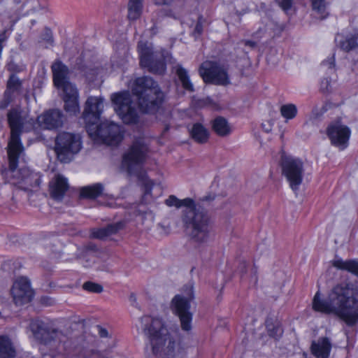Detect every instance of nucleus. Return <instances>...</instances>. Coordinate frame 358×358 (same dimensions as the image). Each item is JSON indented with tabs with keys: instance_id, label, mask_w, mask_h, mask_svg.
Instances as JSON below:
<instances>
[{
	"instance_id": "f8f14e48",
	"label": "nucleus",
	"mask_w": 358,
	"mask_h": 358,
	"mask_svg": "<svg viewBox=\"0 0 358 358\" xmlns=\"http://www.w3.org/2000/svg\"><path fill=\"white\" fill-rule=\"evenodd\" d=\"M80 148L81 141L79 135L63 132L57 136L55 152L61 162H69L71 156L78 153Z\"/></svg>"
},
{
	"instance_id": "20e7f679",
	"label": "nucleus",
	"mask_w": 358,
	"mask_h": 358,
	"mask_svg": "<svg viewBox=\"0 0 358 358\" xmlns=\"http://www.w3.org/2000/svg\"><path fill=\"white\" fill-rule=\"evenodd\" d=\"M115 110L125 124H134L138 122V114L132 106L137 101L140 110L154 114L161 107L164 99L163 91H120L112 95Z\"/></svg>"
},
{
	"instance_id": "9d476101",
	"label": "nucleus",
	"mask_w": 358,
	"mask_h": 358,
	"mask_svg": "<svg viewBox=\"0 0 358 358\" xmlns=\"http://www.w3.org/2000/svg\"><path fill=\"white\" fill-rule=\"evenodd\" d=\"M187 293L178 294L171 301L173 313L179 317L181 329L189 331L192 329V313L190 312V301L194 299L193 288L187 287Z\"/></svg>"
},
{
	"instance_id": "6ab92c4d",
	"label": "nucleus",
	"mask_w": 358,
	"mask_h": 358,
	"mask_svg": "<svg viewBox=\"0 0 358 358\" xmlns=\"http://www.w3.org/2000/svg\"><path fill=\"white\" fill-rule=\"evenodd\" d=\"M50 192L51 196L56 200H62L69 189L66 178L60 174H57L50 182Z\"/></svg>"
},
{
	"instance_id": "3c124183",
	"label": "nucleus",
	"mask_w": 358,
	"mask_h": 358,
	"mask_svg": "<svg viewBox=\"0 0 358 358\" xmlns=\"http://www.w3.org/2000/svg\"><path fill=\"white\" fill-rule=\"evenodd\" d=\"M262 128L266 131V132H269L271 130V125H268V127H266V125L264 124H262Z\"/></svg>"
},
{
	"instance_id": "e433bc0d",
	"label": "nucleus",
	"mask_w": 358,
	"mask_h": 358,
	"mask_svg": "<svg viewBox=\"0 0 358 358\" xmlns=\"http://www.w3.org/2000/svg\"><path fill=\"white\" fill-rule=\"evenodd\" d=\"M83 288L86 291L93 293H101L103 291V287L101 285L91 281L85 282L83 285Z\"/></svg>"
},
{
	"instance_id": "1a4fd4ad",
	"label": "nucleus",
	"mask_w": 358,
	"mask_h": 358,
	"mask_svg": "<svg viewBox=\"0 0 358 358\" xmlns=\"http://www.w3.org/2000/svg\"><path fill=\"white\" fill-rule=\"evenodd\" d=\"M140 56V63L143 67L155 73L162 74L166 71L165 62H169L171 57L167 51H163L161 57L163 59H158V52H154L150 45L141 41L138 45Z\"/></svg>"
},
{
	"instance_id": "37998d69",
	"label": "nucleus",
	"mask_w": 358,
	"mask_h": 358,
	"mask_svg": "<svg viewBox=\"0 0 358 358\" xmlns=\"http://www.w3.org/2000/svg\"><path fill=\"white\" fill-rule=\"evenodd\" d=\"M323 66H328V68L331 71H334V59H331L329 62L325 61L323 62Z\"/></svg>"
},
{
	"instance_id": "c03bdc74",
	"label": "nucleus",
	"mask_w": 358,
	"mask_h": 358,
	"mask_svg": "<svg viewBox=\"0 0 358 358\" xmlns=\"http://www.w3.org/2000/svg\"><path fill=\"white\" fill-rule=\"evenodd\" d=\"M203 31V25L200 21L196 22L195 29H194V34L199 35Z\"/></svg>"
},
{
	"instance_id": "0eeeda50",
	"label": "nucleus",
	"mask_w": 358,
	"mask_h": 358,
	"mask_svg": "<svg viewBox=\"0 0 358 358\" xmlns=\"http://www.w3.org/2000/svg\"><path fill=\"white\" fill-rule=\"evenodd\" d=\"M34 338L41 345L43 355L54 354L64 337L62 330L41 320H31L29 324Z\"/></svg>"
},
{
	"instance_id": "a878e982",
	"label": "nucleus",
	"mask_w": 358,
	"mask_h": 358,
	"mask_svg": "<svg viewBox=\"0 0 358 358\" xmlns=\"http://www.w3.org/2000/svg\"><path fill=\"white\" fill-rule=\"evenodd\" d=\"M191 137L198 143H206L209 138L208 130L201 123H195L190 129Z\"/></svg>"
},
{
	"instance_id": "bb28decb",
	"label": "nucleus",
	"mask_w": 358,
	"mask_h": 358,
	"mask_svg": "<svg viewBox=\"0 0 358 358\" xmlns=\"http://www.w3.org/2000/svg\"><path fill=\"white\" fill-rule=\"evenodd\" d=\"M212 128L215 134L221 137L227 136L231 132V127L227 120L220 116L212 122Z\"/></svg>"
},
{
	"instance_id": "2eb2a0df",
	"label": "nucleus",
	"mask_w": 358,
	"mask_h": 358,
	"mask_svg": "<svg viewBox=\"0 0 358 358\" xmlns=\"http://www.w3.org/2000/svg\"><path fill=\"white\" fill-rule=\"evenodd\" d=\"M327 134L333 145L344 150L348 146L350 130L347 126L336 122L327 127Z\"/></svg>"
},
{
	"instance_id": "c9c22d12",
	"label": "nucleus",
	"mask_w": 358,
	"mask_h": 358,
	"mask_svg": "<svg viewBox=\"0 0 358 358\" xmlns=\"http://www.w3.org/2000/svg\"><path fill=\"white\" fill-rule=\"evenodd\" d=\"M358 46V35L352 36L341 42V47L346 51H349Z\"/></svg>"
},
{
	"instance_id": "4be33fe9",
	"label": "nucleus",
	"mask_w": 358,
	"mask_h": 358,
	"mask_svg": "<svg viewBox=\"0 0 358 358\" xmlns=\"http://www.w3.org/2000/svg\"><path fill=\"white\" fill-rule=\"evenodd\" d=\"M62 97L66 112L76 115L79 112L78 95L77 91H63Z\"/></svg>"
},
{
	"instance_id": "6e6552de",
	"label": "nucleus",
	"mask_w": 358,
	"mask_h": 358,
	"mask_svg": "<svg viewBox=\"0 0 358 358\" xmlns=\"http://www.w3.org/2000/svg\"><path fill=\"white\" fill-rule=\"evenodd\" d=\"M89 136L94 141L108 145H117L123 139V131L120 125L114 122L105 120L99 124L87 127Z\"/></svg>"
},
{
	"instance_id": "f257e3e1",
	"label": "nucleus",
	"mask_w": 358,
	"mask_h": 358,
	"mask_svg": "<svg viewBox=\"0 0 358 358\" xmlns=\"http://www.w3.org/2000/svg\"><path fill=\"white\" fill-rule=\"evenodd\" d=\"M8 120L10 127V137L8 144V169L1 171L6 181L17 185L24 191L38 187L41 183L40 176L27 168L17 169L18 159L24 152V147L20 141L25 118L16 109L8 113Z\"/></svg>"
},
{
	"instance_id": "412c9836",
	"label": "nucleus",
	"mask_w": 358,
	"mask_h": 358,
	"mask_svg": "<svg viewBox=\"0 0 358 358\" xmlns=\"http://www.w3.org/2000/svg\"><path fill=\"white\" fill-rule=\"evenodd\" d=\"M124 222L120 221L116 223L107 225L106 227L92 229V238L97 239H105L108 236L117 234L124 227Z\"/></svg>"
},
{
	"instance_id": "aec40b11",
	"label": "nucleus",
	"mask_w": 358,
	"mask_h": 358,
	"mask_svg": "<svg viewBox=\"0 0 358 358\" xmlns=\"http://www.w3.org/2000/svg\"><path fill=\"white\" fill-rule=\"evenodd\" d=\"M331 342L327 337L319 338L311 344V352L317 358H328L331 350Z\"/></svg>"
},
{
	"instance_id": "79ce46f5",
	"label": "nucleus",
	"mask_w": 358,
	"mask_h": 358,
	"mask_svg": "<svg viewBox=\"0 0 358 358\" xmlns=\"http://www.w3.org/2000/svg\"><path fill=\"white\" fill-rule=\"evenodd\" d=\"M332 79H328V78H324L322 80V83H321V88L322 90H328V88L329 87H331V82H332Z\"/></svg>"
},
{
	"instance_id": "2f4dec72",
	"label": "nucleus",
	"mask_w": 358,
	"mask_h": 358,
	"mask_svg": "<svg viewBox=\"0 0 358 358\" xmlns=\"http://www.w3.org/2000/svg\"><path fill=\"white\" fill-rule=\"evenodd\" d=\"M143 0H129L128 3V18L136 20L140 17L143 10Z\"/></svg>"
},
{
	"instance_id": "393cba45",
	"label": "nucleus",
	"mask_w": 358,
	"mask_h": 358,
	"mask_svg": "<svg viewBox=\"0 0 358 358\" xmlns=\"http://www.w3.org/2000/svg\"><path fill=\"white\" fill-rule=\"evenodd\" d=\"M157 83L150 77L143 76L131 80L128 87L129 90H156Z\"/></svg>"
},
{
	"instance_id": "72a5a7b5",
	"label": "nucleus",
	"mask_w": 358,
	"mask_h": 358,
	"mask_svg": "<svg viewBox=\"0 0 358 358\" xmlns=\"http://www.w3.org/2000/svg\"><path fill=\"white\" fill-rule=\"evenodd\" d=\"M176 71L184 90H193L194 86L189 79L187 71L181 66H178Z\"/></svg>"
},
{
	"instance_id": "f03ea898",
	"label": "nucleus",
	"mask_w": 358,
	"mask_h": 358,
	"mask_svg": "<svg viewBox=\"0 0 358 358\" xmlns=\"http://www.w3.org/2000/svg\"><path fill=\"white\" fill-rule=\"evenodd\" d=\"M313 308L325 314H334L347 325L358 322V286L351 283L338 284L329 293L327 299H321L317 292L313 300Z\"/></svg>"
},
{
	"instance_id": "39448f33",
	"label": "nucleus",
	"mask_w": 358,
	"mask_h": 358,
	"mask_svg": "<svg viewBox=\"0 0 358 358\" xmlns=\"http://www.w3.org/2000/svg\"><path fill=\"white\" fill-rule=\"evenodd\" d=\"M143 320L148 322L144 331L153 355L159 358H176L180 350L178 329L169 330L164 321L157 317H144Z\"/></svg>"
},
{
	"instance_id": "58836bf2",
	"label": "nucleus",
	"mask_w": 358,
	"mask_h": 358,
	"mask_svg": "<svg viewBox=\"0 0 358 358\" xmlns=\"http://www.w3.org/2000/svg\"><path fill=\"white\" fill-rule=\"evenodd\" d=\"M197 105L199 107L210 106H212L213 108H216L217 106V102L210 97H206V99L198 100Z\"/></svg>"
},
{
	"instance_id": "f704fd0d",
	"label": "nucleus",
	"mask_w": 358,
	"mask_h": 358,
	"mask_svg": "<svg viewBox=\"0 0 358 358\" xmlns=\"http://www.w3.org/2000/svg\"><path fill=\"white\" fill-rule=\"evenodd\" d=\"M94 349L87 348L83 346H78L75 348L74 355L78 358H93Z\"/></svg>"
},
{
	"instance_id": "7c9ffc66",
	"label": "nucleus",
	"mask_w": 358,
	"mask_h": 358,
	"mask_svg": "<svg viewBox=\"0 0 358 358\" xmlns=\"http://www.w3.org/2000/svg\"><path fill=\"white\" fill-rule=\"evenodd\" d=\"M266 328L270 337L277 340L281 337L283 333L282 328L277 320L267 318L266 320Z\"/></svg>"
},
{
	"instance_id": "dca6fc26",
	"label": "nucleus",
	"mask_w": 358,
	"mask_h": 358,
	"mask_svg": "<svg viewBox=\"0 0 358 358\" xmlns=\"http://www.w3.org/2000/svg\"><path fill=\"white\" fill-rule=\"evenodd\" d=\"M103 110V101L101 97L91 96L87 99L83 113L86 127L98 122Z\"/></svg>"
},
{
	"instance_id": "09e8293b",
	"label": "nucleus",
	"mask_w": 358,
	"mask_h": 358,
	"mask_svg": "<svg viewBox=\"0 0 358 358\" xmlns=\"http://www.w3.org/2000/svg\"><path fill=\"white\" fill-rule=\"evenodd\" d=\"M256 44H257V43L255 41H253L248 40V41H245V45H248V46H250L251 48L255 47Z\"/></svg>"
},
{
	"instance_id": "a211bd4d",
	"label": "nucleus",
	"mask_w": 358,
	"mask_h": 358,
	"mask_svg": "<svg viewBox=\"0 0 358 358\" xmlns=\"http://www.w3.org/2000/svg\"><path fill=\"white\" fill-rule=\"evenodd\" d=\"M37 121L38 124L44 129L58 128L63 124L62 113L57 109L49 110L39 115Z\"/></svg>"
},
{
	"instance_id": "603ef678",
	"label": "nucleus",
	"mask_w": 358,
	"mask_h": 358,
	"mask_svg": "<svg viewBox=\"0 0 358 358\" xmlns=\"http://www.w3.org/2000/svg\"><path fill=\"white\" fill-rule=\"evenodd\" d=\"M47 40L51 41V31L49 29L46 30Z\"/></svg>"
},
{
	"instance_id": "cd10ccee",
	"label": "nucleus",
	"mask_w": 358,
	"mask_h": 358,
	"mask_svg": "<svg viewBox=\"0 0 358 358\" xmlns=\"http://www.w3.org/2000/svg\"><path fill=\"white\" fill-rule=\"evenodd\" d=\"M333 266L338 269L347 271L358 277V260L357 259L345 261L341 259H336L333 262Z\"/></svg>"
},
{
	"instance_id": "ddd939ff",
	"label": "nucleus",
	"mask_w": 358,
	"mask_h": 358,
	"mask_svg": "<svg viewBox=\"0 0 358 358\" xmlns=\"http://www.w3.org/2000/svg\"><path fill=\"white\" fill-rule=\"evenodd\" d=\"M199 74L206 83L227 86L229 83V78L226 69L220 64L206 61L199 68Z\"/></svg>"
},
{
	"instance_id": "a18cd8bd",
	"label": "nucleus",
	"mask_w": 358,
	"mask_h": 358,
	"mask_svg": "<svg viewBox=\"0 0 358 358\" xmlns=\"http://www.w3.org/2000/svg\"><path fill=\"white\" fill-rule=\"evenodd\" d=\"M98 328H99V334L100 337H101V338L108 337V332L106 329L101 327H98Z\"/></svg>"
},
{
	"instance_id": "9b49d317",
	"label": "nucleus",
	"mask_w": 358,
	"mask_h": 358,
	"mask_svg": "<svg viewBox=\"0 0 358 358\" xmlns=\"http://www.w3.org/2000/svg\"><path fill=\"white\" fill-rule=\"evenodd\" d=\"M282 173L289 182L290 188L297 192L303 182L304 165L301 159L292 156L281 157Z\"/></svg>"
},
{
	"instance_id": "7ed1b4c3",
	"label": "nucleus",
	"mask_w": 358,
	"mask_h": 358,
	"mask_svg": "<svg viewBox=\"0 0 358 358\" xmlns=\"http://www.w3.org/2000/svg\"><path fill=\"white\" fill-rule=\"evenodd\" d=\"M168 206L186 207L182 212V221L189 241L196 246L206 244L213 234L214 223L208 211L195 205L190 198L179 199L171 195L165 200Z\"/></svg>"
},
{
	"instance_id": "423d86ee",
	"label": "nucleus",
	"mask_w": 358,
	"mask_h": 358,
	"mask_svg": "<svg viewBox=\"0 0 358 358\" xmlns=\"http://www.w3.org/2000/svg\"><path fill=\"white\" fill-rule=\"evenodd\" d=\"M148 152V147L144 139H136L128 151L123 156V165L127 167L129 174H134L142 181L144 188L143 201L149 203L151 199L157 197L161 194V189L155 187L154 183L147 177L145 173L141 171V167L145 161Z\"/></svg>"
},
{
	"instance_id": "473e14b6",
	"label": "nucleus",
	"mask_w": 358,
	"mask_h": 358,
	"mask_svg": "<svg viewBox=\"0 0 358 358\" xmlns=\"http://www.w3.org/2000/svg\"><path fill=\"white\" fill-rule=\"evenodd\" d=\"M280 115L285 119V122L294 119L298 113L297 108L294 103L283 104L280 108Z\"/></svg>"
},
{
	"instance_id": "de8ad7c7",
	"label": "nucleus",
	"mask_w": 358,
	"mask_h": 358,
	"mask_svg": "<svg viewBox=\"0 0 358 358\" xmlns=\"http://www.w3.org/2000/svg\"><path fill=\"white\" fill-rule=\"evenodd\" d=\"M173 0H155V3L157 5H169L173 2Z\"/></svg>"
},
{
	"instance_id": "5701e85b",
	"label": "nucleus",
	"mask_w": 358,
	"mask_h": 358,
	"mask_svg": "<svg viewBox=\"0 0 358 358\" xmlns=\"http://www.w3.org/2000/svg\"><path fill=\"white\" fill-rule=\"evenodd\" d=\"M313 8L317 13L320 18H324L327 15V3L325 0H310ZM292 0H281L280 5L283 10L289 9L292 6Z\"/></svg>"
},
{
	"instance_id": "c756f323",
	"label": "nucleus",
	"mask_w": 358,
	"mask_h": 358,
	"mask_svg": "<svg viewBox=\"0 0 358 358\" xmlns=\"http://www.w3.org/2000/svg\"><path fill=\"white\" fill-rule=\"evenodd\" d=\"M103 189L101 183L85 186L80 189V196L83 198L94 199L102 194Z\"/></svg>"
},
{
	"instance_id": "4c0bfd02",
	"label": "nucleus",
	"mask_w": 358,
	"mask_h": 358,
	"mask_svg": "<svg viewBox=\"0 0 358 358\" xmlns=\"http://www.w3.org/2000/svg\"><path fill=\"white\" fill-rule=\"evenodd\" d=\"M21 87L22 80L17 76L11 75L7 83L8 90H19Z\"/></svg>"
},
{
	"instance_id": "8fccbe9b",
	"label": "nucleus",
	"mask_w": 358,
	"mask_h": 358,
	"mask_svg": "<svg viewBox=\"0 0 358 358\" xmlns=\"http://www.w3.org/2000/svg\"><path fill=\"white\" fill-rule=\"evenodd\" d=\"M158 227H159L162 230L164 231L166 233H169L170 229L169 227H165L162 224H159Z\"/></svg>"
},
{
	"instance_id": "4468645a",
	"label": "nucleus",
	"mask_w": 358,
	"mask_h": 358,
	"mask_svg": "<svg viewBox=\"0 0 358 358\" xmlns=\"http://www.w3.org/2000/svg\"><path fill=\"white\" fill-rule=\"evenodd\" d=\"M13 302L17 306L29 303L34 297V290L29 280L24 276L17 278L10 289Z\"/></svg>"
},
{
	"instance_id": "5fc2aeb1",
	"label": "nucleus",
	"mask_w": 358,
	"mask_h": 358,
	"mask_svg": "<svg viewBox=\"0 0 358 358\" xmlns=\"http://www.w3.org/2000/svg\"><path fill=\"white\" fill-rule=\"evenodd\" d=\"M8 69H9V70H11V69H12V67H11V64H10L8 65Z\"/></svg>"
},
{
	"instance_id": "864d4df0",
	"label": "nucleus",
	"mask_w": 358,
	"mask_h": 358,
	"mask_svg": "<svg viewBox=\"0 0 358 358\" xmlns=\"http://www.w3.org/2000/svg\"><path fill=\"white\" fill-rule=\"evenodd\" d=\"M130 299L133 300L134 301H135L136 299V296L134 294H131V296H130Z\"/></svg>"
},
{
	"instance_id": "a19ab883",
	"label": "nucleus",
	"mask_w": 358,
	"mask_h": 358,
	"mask_svg": "<svg viewBox=\"0 0 358 358\" xmlns=\"http://www.w3.org/2000/svg\"><path fill=\"white\" fill-rule=\"evenodd\" d=\"M268 34V29L266 27H259V29L254 33L253 37L256 39H260Z\"/></svg>"
},
{
	"instance_id": "49530a36",
	"label": "nucleus",
	"mask_w": 358,
	"mask_h": 358,
	"mask_svg": "<svg viewBox=\"0 0 358 358\" xmlns=\"http://www.w3.org/2000/svg\"><path fill=\"white\" fill-rule=\"evenodd\" d=\"M93 358H108L103 352L94 350Z\"/></svg>"
},
{
	"instance_id": "c85d7f7f",
	"label": "nucleus",
	"mask_w": 358,
	"mask_h": 358,
	"mask_svg": "<svg viewBox=\"0 0 358 358\" xmlns=\"http://www.w3.org/2000/svg\"><path fill=\"white\" fill-rule=\"evenodd\" d=\"M15 355L11 341L7 336H0V358H15Z\"/></svg>"
},
{
	"instance_id": "f3484780",
	"label": "nucleus",
	"mask_w": 358,
	"mask_h": 358,
	"mask_svg": "<svg viewBox=\"0 0 358 358\" xmlns=\"http://www.w3.org/2000/svg\"><path fill=\"white\" fill-rule=\"evenodd\" d=\"M53 73V81L57 88L62 90H74L69 81L68 75L69 71L68 67L60 61L55 62L52 65Z\"/></svg>"
},
{
	"instance_id": "ea45409f",
	"label": "nucleus",
	"mask_w": 358,
	"mask_h": 358,
	"mask_svg": "<svg viewBox=\"0 0 358 358\" xmlns=\"http://www.w3.org/2000/svg\"><path fill=\"white\" fill-rule=\"evenodd\" d=\"M11 101V93L10 91H6L4 96L2 100L0 101V108H6Z\"/></svg>"
},
{
	"instance_id": "b1692460",
	"label": "nucleus",
	"mask_w": 358,
	"mask_h": 358,
	"mask_svg": "<svg viewBox=\"0 0 358 358\" xmlns=\"http://www.w3.org/2000/svg\"><path fill=\"white\" fill-rule=\"evenodd\" d=\"M85 82L93 87H98L102 83L103 69L99 68H87L84 70Z\"/></svg>"
}]
</instances>
